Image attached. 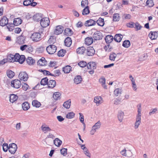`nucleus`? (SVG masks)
<instances>
[{
  "instance_id": "25",
  "label": "nucleus",
  "mask_w": 158,
  "mask_h": 158,
  "mask_svg": "<svg viewBox=\"0 0 158 158\" xmlns=\"http://www.w3.org/2000/svg\"><path fill=\"white\" fill-rule=\"evenodd\" d=\"M42 19L40 14H36L33 16V19L35 21H39Z\"/></svg>"
},
{
  "instance_id": "31",
  "label": "nucleus",
  "mask_w": 158,
  "mask_h": 158,
  "mask_svg": "<svg viewBox=\"0 0 158 158\" xmlns=\"http://www.w3.org/2000/svg\"><path fill=\"white\" fill-rule=\"evenodd\" d=\"M22 107L23 110H27L30 108L29 103L27 102L23 103L22 104Z\"/></svg>"
},
{
  "instance_id": "40",
  "label": "nucleus",
  "mask_w": 158,
  "mask_h": 158,
  "mask_svg": "<svg viewBox=\"0 0 158 158\" xmlns=\"http://www.w3.org/2000/svg\"><path fill=\"white\" fill-rule=\"evenodd\" d=\"M15 57L14 55L10 54L8 55L7 59L10 62H14L15 61Z\"/></svg>"
},
{
  "instance_id": "61",
  "label": "nucleus",
  "mask_w": 158,
  "mask_h": 158,
  "mask_svg": "<svg viewBox=\"0 0 158 158\" xmlns=\"http://www.w3.org/2000/svg\"><path fill=\"white\" fill-rule=\"evenodd\" d=\"M121 102V99L119 98H116L114 102V104L116 105H117L120 104Z\"/></svg>"
},
{
  "instance_id": "6",
  "label": "nucleus",
  "mask_w": 158,
  "mask_h": 158,
  "mask_svg": "<svg viewBox=\"0 0 158 158\" xmlns=\"http://www.w3.org/2000/svg\"><path fill=\"white\" fill-rule=\"evenodd\" d=\"M17 148V145L15 143L9 144V151L11 154H14Z\"/></svg>"
},
{
  "instance_id": "55",
  "label": "nucleus",
  "mask_w": 158,
  "mask_h": 158,
  "mask_svg": "<svg viewBox=\"0 0 158 158\" xmlns=\"http://www.w3.org/2000/svg\"><path fill=\"white\" fill-rule=\"evenodd\" d=\"M112 48L109 44L106 45L104 47V49L106 51L110 52L112 50Z\"/></svg>"
},
{
  "instance_id": "38",
  "label": "nucleus",
  "mask_w": 158,
  "mask_h": 158,
  "mask_svg": "<svg viewBox=\"0 0 158 158\" xmlns=\"http://www.w3.org/2000/svg\"><path fill=\"white\" fill-rule=\"evenodd\" d=\"M122 90L121 89L117 88L114 91V94L116 96H118L121 94Z\"/></svg>"
},
{
  "instance_id": "58",
  "label": "nucleus",
  "mask_w": 158,
  "mask_h": 158,
  "mask_svg": "<svg viewBox=\"0 0 158 158\" xmlns=\"http://www.w3.org/2000/svg\"><path fill=\"white\" fill-rule=\"evenodd\" d=\"M2 148L3 151L5 152H6L8 150H9V147L8 144L4 143L2 145Z\"/></svg>"
},
{
  "instance_id": "2",
  "label": "nucleus",
  "mask_w": 158,
  "mask_h": 158,
  "mask_svg": "<svg viewBox=\"0 0 158 158\" xmlns=\"http://www.w3.org/2000/svg\"><path fill=\"white\" fill-rule=\"evenodd\" d=\"M101 125V123L100 121L95 123V124L92 127V129L90 131V133L91 135H94L97 130L98 129Z\"/></svg>"
},
{
  "instance_id": "37",
  "label": "nucleus",
  "mask_w": 158,
  "mask_h": 158,
  "mask_svg": "<svg viewBox=\"0 0 158 158\" xmlns=\"http://www.w3.org/2000/svg\"><path fill=\"white\" fill-rule=\"evenodd\" d=\"M62 143V141L58 138H56L54 140V143L56 146H60Z\"/></svg>"
},
{
  "instance_id": "4",
  "label": "nucleus",
  "mask_w": 158,
  "mask_h": 158,
  "mask_svg": "<svg viewBox=\"0 0 158 158\" xmlns=\"http://www.w3.org/2000/svg\"><path fill=\"white\" fill-rule=\"evenodd\" d=\"M50 23V20L48 18L45 17L41 19L40 24L43 27H46L48 26Z\"/></svg>"
},
{
  "instance_id": "59",
  "label": "nucleus",
  "mask_w": 158,
  "mask_h": 158,
  "mask_svg": "<svg viewBox=\"0 0 158 158\" xmlns=\"http://www.w3.org/2000/svg\"><path fill=\"white\" fill-rule=\"evenodd\" d=\"M34 0H25L23 2V4L25 6H28L30 5L31 2L34 1Z\"/></svg>"
},
{
  "instance_id": "51",
  "label": "nucleus",
  "mask_w": 158,
  "mask_h": 158,
  "mask_svg": "<svg viewBox=\"0 0 158 158\" xmlns=\"http://www.w3.org/2000/svg\"><path fill=\"white\" fill-rule=\"evenodd\" d=\"M19 57L20 58L18 59V62L20 64H22L25 60V56L23 55H22Z\"/></svg>"
},
{
  "instance_id": "35",
  "label": "nucleus",
  "mask_w": 158,
  "mask_h": 158,
  "mask_svg": "<svg viewBox=\"0 0 158 158\" xmlns=\"http://www.w3.org/2000/svg\"><path fill=\"white\" fill-rule=\"evenodd\" d=\"M60 95L61 94L59 92H56L53 94V98L56 100H57L60 99Z\"/></svg>"
},
{
  "instance_id": "28",
  "label": "nucleus",
  "mask_w": 158,
  "mask_h": 158,
  "mask_svg": "<svg viewBox=\"0 0 158 158\" xmlns=\"http://www.w3.org/2000/svg\"><path fill=\"white\" fill-rule=\"evenodd\" d=\"M122 38V35L121 34H117L115 35L114 40L115 41L119 42L121 41Z\"/></svg>"
},
{
  "instance_id": "43",
  "label": "nucleus",
  "mask_w": 158,
  "mask_h": 158,
  "mask_svg": "<svg viewBox=\"0 0 158 158\" xmlns=\"http://www.w3.org/2000/svg\"><path fill=\"white\" fill-rule=\"evenodd\" d=\"M113 21L114 22L118 21L120 20V17L118 13L114 14L113 16Z\"/></svg>"
},
{
  "instance_id": "5",
  "label": "nucleus",
  "mask_w": 158,
  "mask_h": 158,
  "mask_svg": "<svg viewBox=\"0 0 158 158\" xmlns=\"http://www.w3.org/2000/svg\"><path fill=\"white\" fill-rule=\"evenodd\" d=\"M11 85L14 88L18 89L21 86V82L19 80L15 79L11 81Z\"/></svg>"
},
{
  "instance_id": "14",
  "label": "nucleus",
  "mask_w": 158,
  "mask_h": 158,
  "mask_svg": "<svg viewBox=\"0 0 158 158\" xmlns=\"http://www.w3.org/2000/svg\"><path fill=\"white\" fill-rule=\"evenodd\" d=\"M102 98L100 96H96L94 97V102L96 104L97 106H98L102 103Z\"/></svg>"
},
{
  "instance_id": "48",
  "label": "nucleus",
  "mask_w": 158,
  "mask_h": 158,
  "mask_svg": "<svg viewBox=\"0 0 158 158\" xmlns=\"http://www.w3.org/2000/svg\"><path fill=\"white\" fill-rule=\"evenodd\" d=\"M88 0H82L81 2V6L83 7H85L88 6Z\"/></svg>"
},
{
  "instance_id": "34",
  "label": "nucleus",
  "mask_w": 158,
  "mask_h": 158,
  "mask_svg": "<svg viewBox=\"0 0 158 158\" xmlns=\"http://www.w3.org/2000/svg\"><path fill=\"white\" fill-rule=\"evenodd\" d=\"M72 67L69 65L66 66L63 68V71L65 73H69L71 70Z\"/></svg>"
},
{
  "instance_id": "9",
  "label": "nucleus",
  "mask_w": 158,
  "mask_h": 158,
  "mask_svg": "<svg viewBox=\"0 0 158 158\" xmlns=\"http://www.w3.org/2000/svg\"><path fill=\"white\" fill-rule=\"evenodd\" d=\"M94 39L95 40H100L102 39V33L100 31H97L95 32L93 35Z\"/></svg>"
},
{
  "instance_id": "54",
  "label": "nucleus",
  "mask_w": 158,
  "mask_h": 158,
  "mask_svg": "<svg viewBox=\"0 0 158 158\" xmlns=\"http://www.w3.org/2000/svg\"><path fill=\"white\" fill-rule=\"evenodd\" d=\"M138 107V114H137L136 117H140L141 116V105L139 104L137 106Z\"/></svg>"
},
{
  "instance_id": "18",
  "label": "nucleus",
  "mask_w": 158,
  "mask_h": 158,
  "mask_svg": "<svg viewBox=\"0 0 158 158\" xmlns=\"http://www.w3.org/2000/svg\"><path fill=\"white\" fill-rule=\"evenodd\" d=\"M149 36L152 40H155L157 37L158 33L156 31H151L149 34Z\"/></svg>"
},
{
  "instance_id": "12",
  "label": "nucleus",
  "mask_w": 158,
  "mask_h": 158,
  "mask_svg": "<svg viewBox=\"0 0 158 158\" xmlns=\"http://www.w3.org/2000/svg\"><path fill=\"white\" fill-rule=\"evenodd\" d=\"M22 20L19 18H17L15 19L13 21V23H11L10 24V26L11 27L13 25L18 26L22 23Z\"/></svg>"
},
{
  "instance_id": "24",
  "label": "nucleus",
  "mask_w": 158,
  "mask_h": 158,
  "mask_svg": "<svg viewBox=\"0 0 158 158\" xmlns=\"http://www.w3.org/2000/svg\"><path fill=\"white\" fill-rule=\"evenodd\" d=\"M136 120L135 123L134 128L135 129L138 128L141 123V117H136Z\"/></svg>"
},
{
  "instance_id": "27",
  "label": "nucleus",
  "mask_w": 158,
  "mask_h": 158,
  "mask_svg": "<svg viewBox=\"0 0 158 158\" xmlns=\"http://www.w3.org/2000/svg\"><path fill=\"white\" fill-rule=\"evenodd\" d=\"M85 51V48L84 47H81L78 48L77 50V53L80 54H83Z\"/></svg>"
},
{
  "instance_id": "15",
  "label": "nucleus",
  "mask_w": 158,
  "mask_h": 158,
  "mask_svg": "<svg viewBox=\"0 0 158 158\" xmlns=\"http://www.w3.org/2000/svg\"><path fill=\"white\" fill-rule=\"evenodd\" d=\"M47 64V61L45 60V58L43 57L39 60L37 62L38 65L41 66L46 65Z\"/></svg>"
},
{
  "instance_id": "16",
  "label": "nucleus",
  "mask_w": 158,
  "mask_h": 158,
  "mask_svg": "<svg viewBox=\"0 0 158 158\" xmlns=\"http://www.w3.org/2000/svg\"><path fill=\"white\" fill-rule=\"evenodd\" d=\"M88 69L94 70L96 68V64L95 62H90L87 64Z\"/></svg>"
},
{
  "instance_id": "26",
  "label": "nucleus",
  "mask_w": 158,
  "mask_h": 158,
  "mask_svg": "<svg viewBox=\"0 0 158 158\" xmlns=\"http://www.w3.org/2000/svg\"><path fill=\"white\" fill-rule=\"evenodd\" d=\"M82 80V78L80 76L78 75L75 77L74 81V82L76 84L80 83Z\"/></svg>"
},
{
  "instance_id": "45",
  "label": "nucleus",
  "mask_w": 158,
  "mask_h": 158,
  "mask_svg": "<svg viewBox=\"0 0 158 158\" xmlns=\"http://www.w3.org/2000/svg\"><path fill=\"white\" fill-rule=\"evenodd\" d=\"M118 54H116L114 52L111 53L109 56V59L111 61H114Z\"/></svg>"
},
{
  "instance_id": "50",
  "label": "nucleus",
  "mask_w": 158,
  "mask_h": 158,
  "mask_svg": "<svg viewBox=\"0 0 158 158\" xmlns=\"http://www.w3.org/2000/svg\"><path fill=\"white\" fill-rule=\"evenodd\" d=\"M66 50L64 49H61L58 51V56H63L66 52Z\"/></svg>"
},
{
  "instance_id": "13",
  "label": "nucleus",
  "mask_w": 158,
  "mask_h": 158,
  "mask_svg": "<svg viewBox=\"0 0 158 158\" xmlns=\"http://www.w3.org/2000/svg\"><path fill=\"white\" fill-rule=\"evenodd\" d=\"M8 19L6 16H3L0 21V25L3 27L8 23Z\"/></svg>"
},
{
  "instance_id": "53",
  "label": "nucleus",
  "mask_w": 158,
  "mask_h": 158,
  "mask_svg": "<svg viewBox=\"0 0 158 158\" xmlns=\"http://www.w3.org/2000/svg\"><path fill=\"white\" fill-rule=\"evenodd\" d=\"M75 114L73 112L68 113L66 115V118L69 119H71L73 118L75 116Z\"/></svg>"
},
{
  "instance_id": "57",
  "label": "nucleus",
  "mask_w": 158,
  "mask_h": 158,
  "mask_svg": "<svg viewBox=\"0 0 158 158\" xmlns=\"http://www.w3.org/2000/svg\"><path fill=\"white\" fill-rule=\"evenodd\" d=\"M39 71L40 72H41L43 73V74L46 75H50L51 76H54V75L52 73H50L49 71L44 70H43L42 69H39Z\"/></svg>"
},
{
  "instance_id": "17",
  "label": "nucleus",
  "mask_w": 158,
  "mask_h": 158,
  "mask_svg": "<svg viewBox=\"0 0 158 158\" xmlns=\"http://www.w3.org/2000/svg\"><path fill=\"white\" fill-rule=\"evenodd\" d=\"M95 24L96 22L95 21L91 19H89L85 22L84 25L86 27H89L94 25Z\"/></svg>"
},
{
  "instance_id": "52",
  "label": "nucleus",
  "mask_w": 158,
  "mask_h": 158,
  "mask_svg": "<svg viewBox=\"0 0 158 158\" xmlns=\"http://www.w3.org/2000/svg\"><path fill=\"white\" fill-rule=\"evenodd\" d=\"M87 63L84 61H81L78 63V65L82 68L85 67L86 65L87 66Z\"/></svg>"
},
{
  "instance_id": "8",
  "label": "nucleus",
  "mask_w": 158,
  "mask_h": 158,
  "mask_svg": "<svg viewBox=\"0 0 158 158\" xmlns=\"http://www.w3.org/2000/svg\"><path fill=\"white\" fill-rule=\"evenodd\" d=\"M64 30L63 27L61 25L57 26L56 27L54 31V34L58 35L61 34Z\"/></svg>"
},
{
  "instance_id": "46",
  "label": "nucleus",
  "mask_w": 158,
  "mask_h": 158,
  "mask_svg": "<svg viewBox=\"0 0 158 158\" xmlns=\"http://www.w3.org/2000/svg\"><path fill=\"white\" fill-rule=\"evenodd\" d=\"M48 79L47 77H45L43 78L40 82V84L42 85H45L47 84L48 85Z\"/></svg>"
},
{
  "instance_id": "3",
  "label": "nucleus",
  "mask_w": 158,
  "mask_h": 158,
  "mask_svg": "<svg viewBox=\"0 0 158 158\" xmlns=\"http://www.w3.org/2000/svg\"><path fill=\"white\" fill-rule=\"evenodd\" d=\"M56 46L52 44H50L46 48L47 52L50 54L54 53L56 52Z\"/></svg>"
},
{
  "instance_id": "36",
  "label": "nucleus",
  "mask_w": 158,
  "mask_h": 158,
  "mask_svg": "<svg viewBox=\"0 0 158 158\" xmlns=\"http://www.w3.org/2000/svg\"><path fill=\"white\" fill-rule=\"evenodd\" d=\"M71 101L70 99H69L68 101L65 102L63 105V106L66 108L69 109L71 106Z\"/></svg>"
},
{
  "instance_id": "39",
  "label": "nucleus",
  "mask_w": 158,
  "mask_h": 158,
  "mask_svg": "<svg viewBox=\"0 0 158 158\" xmlns=\"http://www.w3.org/2000/svg\"><path fill=\"white\" fill-rule=\"evenodd\" d=\"M41 128L43 131L45 133H46L51 130V129L48 127L44 126L43 125L41 126Z\"/></svg>"
},
{
  "instance_id": "10",
  "label": "nucleus",
  "mask_w": 158,
  "mask_h": 158,
  "mask_svg": "<svg viewBox=\"0 0 158 158\" xmlns=\"http://www.w3.org/2000/svg\"><path fill=\"white\" fill-rule=\"evenodd\" d=\"M120 153L123 156L127 157H130L132 155V153L130 150H127L125 149L121 151Z\"/></svg>"
},
{
  "instance_id": "11",
  "label": "nucleus",
  "mask_w": 158,
  "mask_h": 158,
  "mask_svg": "<svg viewBox=\"0 0 158 158\" xmlns=\"http://www.w3.org/2000/svg\"><path fill=\"white\" fill-rule=\"evenodd\" d=\"M87 54L88 56H92L95 53V51L93 47H89L86 49Z\"/></svg>"
},
{
  "instance_id": "41",
  "label": "nucleus",
  "mask_w": 158,
  "mask_h": 158,
  "mask_svg": "<svg viewBox=\"0 0 158 158\" xmlns=\"http://www.w3.org/2000/svg\"><path fill=\"white\" fill-rule=\"evenodd\" d=\"M32 104L33 106L38 108L40 107L41 105L40 103L37 100H33L32 102Z\"/></svg>"
},
{
  "instance_id": "33",
  "label": "nucleus",
  "mask_w": 158,
  "mask_h": 158,
  "mask_svg": "<svg viewBox=\"0 0 158 158\" xmlns=\"http://www.w3.org/2000/svg\"><path fill=\"white\" fill-rule=\"evenodd\" d=\"M93 42V39L92 38L87 37L85 39V43L87 45H89Z\"/></svg>"
},
{
  "instance_id": "23",
  "label": "nucleus",
  "mask_w": 158,
  "mask_h": 158,
  "mask_svg": "<svg viewBox=\"0 0 158 158\" xmlns=\"http://www.w3.org/2000/svg\"><path fill=\"white\" fill-rule=\"evenodd\" d=\"M17 42L19 44H23L24 43L25 40V37L22 35L21 36L17 37Z\"/></svg>"
},
{
  "instance_id": "60",
  "label": "nucleus",
  "mask_w": 158,
  "mask_h": 158,
  "mask_svg": "<svg viewBox=\"0 0 158 158\" xmlns=\"http://www.w3.org/2000/svg\"><path fill=\"white\" fill-rule=\"evenodd\" d=\"M134 27L138 31L141 29L142 26L138 23H136L135 24Z\"/></svg>"
},
{
  "instance_id": "49",
  "label": "nucleus",
  "mask_w": 158,
  "mask_h": 158,
  "mask_svg": "<svg viewBox=\"0 0 158 158\" xmlns=\"http://www.w3.org/2000/svg\"><path fill=\"white\" fill-rule=\"evenodd\" d=\"M130 45V43L129 40H126L124 41L123 44V46L126 48H128Z\"/></svg>"
},
{
  "instance_id": "64",
  "label": "nucleus",
  "mask_w": 158,
  "mask_h": 158,
  "mask_svg": "<svg viewBox=\"0 0 158 158\" xmlns=\"http://www.w3.org/2000/svg\"><path fill=\"white\" fill-rule=\"evenodd\" d=\"M67 149L66 148H63L60 150V152L64 156H65L67 154Z\"/></svg>"
},
{
  "instance_id": "56",
  "label": "nucleus",
  "mask_w": 158,
  "mask_h": 158,
  "mask_svg": "<svg viewBox=\"0 0 158 158\" xmlns=\"http://www.w3.org/2000/svg\"><path fill=\"white\" fill-rule=\"evenodd\" d=\"M146 4L149 7H152L154 5L152 0H148L146 2Z\"/></svg>"
},
{
  "instance_id": "1",
  "label": "nucleus",
  "mask_w": 158,
  "mask_h": 158,
  "mask_svg": "<svg viewBox=\"0 0 158 158\" xmlns=\"http://www.w3.org/2000/svg\"><path fill=\"white\" fill-rule=\"evenodd\" d=\"M31 38L34 41L38 42L41 39V36L39 32H35L33 33L31 36Z\"/></svg>"
},
{
  "instance_id": "21",
  "label": "nucleus",
  "mask_w": 158,
  "mask_h": 158,
  "mask_svg": "<svg viewBox=\"0 0 158 158\" xmlns=\"http://www.w3.org/2000/svg\"><path fill=\"white\" fill-rule=\"evenodd\" d=\"M73 32L69 28H66L64 30V34L67 36H70L73 35Z\"/></svg>"
},
{
  "instance_id": "22",
  "label": "nucleus",
  "mask_w": 158,
  "mask_h": 158,
  "mask_svg": "<svg viewBox=\"0 0 158 158\" xmlns=\"http://www.w3.org/2000/svg\"><path fill=\"white\" fill-rule=\"evenodd\" d=\"M124 116V113L122 110H119L118 111V118L119 121L120 122H122L123 120Z\"/></svg>"
},
{
  "instance_id": "30",
  "label": "nucleus",
  "mask_w": 158,
  "mask_h": 158,
  "mask_svg": "<svg viewBox=\"0 0 158 158\" xmlns=\"http://www.w3.org/2000/svg\"><path fill=\"white\" fill-rule=\"evenodd\" d=\"M96 23L98 26L103 27L105 24L104 19L101 18H99L98 20L97 21Z\"/></svg>"
},
{
  "instance_id": "47",
  "label": "nucleus",
  "mask_w": 158,
  "mask_h": 158,
  "mask_svg": "<svg viewBox=\"0 0 158 158\" xmlns=\"http://www.w3.org/2000/svg\"><path fill=\"white\" fill-rule=\"evenodd\" d=\"M26 61L27 63L29 64H33L35 62V61L31 57H28L26 59Z\"/></svg>"
},
{
  "instance_id": "32",
  "label": "nucleus",
  "mask_w": 158,
  "mask_h": 158,
  "mask_svg": "<svg viewBox=\"0 0 158 158\" xmlns=\"http://www.w3.org/2000/svg\"><path fill=\"white\" fill-rule=\"evenodd\" d=\"M18 97L16 95L14 94H12L10 97V101L11 103H13L18 99Z\"/></svg>"
},
{
  "instance_id": "29",
  "label": "nucleus",
  "mask_w": 158,
  "mask_h": 158,
  "mask_svg": "<svg viewBox=\"0 0 158 158\" xmlns=\"http://www.w3.org/2000/svg\"><path fill=\"white\" fill-rule=\"evenodd\" d=\"M113 39V36L111 35H107L106 37L105 40L107 43L109 44L112 41Z\"/></svg>"
},
{
  "instance_id": "19",
  "label": "nucleus",
  "mask_w": 158,
  "mask_h": 158,
  "mask_svg": "<svg viewBox=\"0 0 158 158\" xmlns=\"http://www.w3.org/2000/svg\"><path fill=\"white\" fill-rule=\"evenodd\" d=\"M56 84V82L55 81L50 80L48 81V86L49 88H53L55 87Z\"/></svg>"
},
{
  "instance_id": "63",
  "label": "nucleus",
  "mask_w": 158,
  "mask_h": 158,
  "mask_svg": "<svg viewBox=\"0 0 158 158\" xmlns=\"http://www.w3.org/2000/svg\"><path fill=\"white\" fill-rule=\"evenodd\" d=\"M80 115V120L81 123L82 124H84V118L83 114L81 113H79Z\"/></svg>"
},
{
  "instance_id": "62",
  "label": "nucleus",
  "mask_w": 158,
  "mask_h": 158,
  "mask_svg": "<svg viewBox=\"0 0 158 158\" xmlns=\"http://www.w3.org/2000/svg\"><path fill=\"white\" fill-rule=\"evenodd\" d=\"M33 51V48L31 45H27V48L26 51L29 52L30 53Z\"/></svg>"
},
{
  "instance_id": "20",
  "label": "nucleus",
  "mask_w": 158,
  "mask_h": 158,
  "mask_svg": "<svg viewBox=\"0 0 158 158\" xmlns=\"http://www.w3.org/2000/svg\"><path fill=\"white\" fill-rule=\"evenodd\" d=\"M72 43V41L71 38L67 37L64 40L65 45L68 47H69Z\"/></svg>"
},
{
  "instance_id": "44",
  "label": "nucleus",
  "mask_w": 158,
  "mask_h": 158,
  "mask_svg": "<svg viewBox=\"0 0 158 158\" xmlns=\"http://www.w3.org/2000/svg\"><path fill=\"white\" fill-rule=\"evenodd\" d=\"M6 74L8 77L10 78H13L15 75L14 73L11 70H7Z\"/></svg>"
},
{
  "instance_id": "42",
  "label": "nucleus",
  "mask_w": 158,
  "mask_h": 158,
  "mask_svg": "<svg viewBox=\"0 0 158 158\" xmlns=\"http://www.w3.org/2000/svg\"><path fill=\"white\" fill-rule=\"evenodd\" d=\"M90 12L89 7L87 6L83 9L82 11V14L83 15H87Z\"/></svg>"
},
{
  "instance_id": "7",
  "label": "nucleus",
  "mask_w": 158,
  "mask_h": 158,
  "mask_svg": "<svg viewBox=\"0 0 158 158\" xmlns=\"http://www.w3.org/2000/svg\"><path fill=\"white\" fill-rule=\"evenodd\" d=\"M19 78L21 80L26 81L28 79V75L25 72H21L19 75Z\"/></svg>"
}]
</instances>
